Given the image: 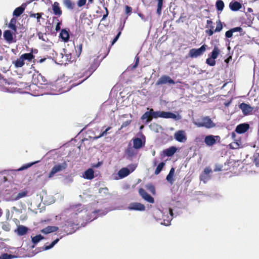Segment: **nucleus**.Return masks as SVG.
I'll use <instances>...</instances> for the list:
<instances>
[{"instance_id":"obj_1","label":"nucleus","mask_w":259,"mask_h":259,"mask_svg":"<svg viewBox=\"0 0 259 259\" xmlns=\"http://www.w3.org/2000/svg\"><path fill=\"white\" fill-rule=\"evenodd\" d=\"M216 28H214V24L211 20H207L206 21V28H207L205 30L206 34L209 36H212L215 32H219L223 29V24L220 20H218L216 22Z\"/></svg>"},{"instance_id":"obj_2","label":"nucleus","mask_w":259,"mask_h":259,"mask_svg":"<svg viewBox=\"0 0 259 259\" xmlns=\"http://www.w3.org/2000/svg\"><path fill=\"white\" fill-rule=\"evenodd\" d=\"M194 123L198 127H205L207 128H210L215 126V124L208 117H203L200 120H197Z\"/></svg>"},{"instance_id":"obj_3","label":"nucleus","mask_w":259,"mask_h":259,"mask_svg":"<svg viewBox=\"0 0 259 259\" xmlns=\"http://www.w3.org/2000/svg\"><path fill=\"white\" fill-rule=\"evenodd\" d=\"M32 82L35 85H42L47 84V80L45 76L38 72H36L32 75Z\"/></svg>"},{"instance_id":"obj_4","label":"nucleus","mask_w":259,"mask_h":259,"mask_svg":"<svg viewBox=\"0 0 259 259\" xmlns=\"http://www.w3.org/2000/svg\"><path fill=\"white\" fill-rule=\"evenodd\" d=\"M207 45L204 44L199 49H192L190 50L189 55L191 58H197L202 55L206 51Z\"/></svg>"},{"instance_id":"obj_5","label":"nucleus","mask_w":259,"mask_h":259,"mask_svg":"<svg viewBox=\"0 0 259 259\" xmlns=\"http://www.w3.org/2000/svg\"><path fill=\"white\" fill-rule=\"evenodd\" d=\"M67 166V164L65 161L61 164L55 165L53 167L51 170L49 174L48 177L51 178L53 177L56 173L62 171L65 169Z\"/></svg>"},{"instance_id":"obj_6","label":"nucleus","mask_w":259,"mask_h":259,"mask_svg":"<svg viewBox=\"0 0 259 259\" xmlns=\"http://www.w3.org/2000/svg\"><path fill=\"white\" fill-rule=\"evenodd\" d=\"M239 108L242 110V112L244 115L251 114L253 110V107L245 103L240 104Z\"/></svg>"},{"instance_id":"obj_7","label":"nucleus","mask_w":259,"mask_h":259,"mask_svg":"<svg viewBox=\"0 0 259 259\" xmlns=\"http://www.w3.org/2000/svg\"><path fill=\"white\" fill-rule=\"evenodd\" d=\"M175 139L178 142L184 143L187 141L185 132L183 130L177 131L174 134Z\"/></svg>"},{"instance_id":"obj_8","label":"nucleus","mask_w":259,"mask_h":259,"mask_svg":"<svg viewBox=\"0 0 259 259\" xmlns=\"http://www.w3.org/2000/svg\"><path fill=\"white\" fill-rule=\"evenodd\" d=\"M212 172V170L210 167H206L204 168L203 171L200 176V179L204 183H206L210 179V173Z\"/></svg>"},{"instance_id":"obj_9","label":"nucleus","mask_w":259,"mask_h":259,"mask_svg":"<svg viewBox=\"0 0 259 259\" xmlns=\"http://www.w3.org/2000/svg\"><path fill=\"white\" fill-rule=\"evenodd\" d=\"M139 193L140 195L146 201L153 203L154 202V198L149 194H148L143 188H140L139 189Z\"/></svg>"},{"instance_id":"obj_10","label":"nucleus","mask_w":259,"mask_h":259,"mask_svg":"<svg viewBox=\"0 0 259 259\" xmlns=\"http://www.w3.org/2000/svg\"><path fill=\"white\" fill-rule=\"evenodd\" d=\"M14 32H11L9 30H5L3 33V37L5 40L9 44L15 42L16 40L14 38Z\"/></svg>"},{"instance_id":"obj_11","label":"nucleus","mask_w":259,"mask_h":259,"mask_svg":"<svg viewBox=\"0 0 259 259\" xmlns=\"http://www.w3.org/2000/svg\"><path fill=\"white\" fill-rule=\"evenodd\" d=\"M220 139V137L219 136L208 135L205 137L204 142L207 146H211L213 145L216 141Z\"/></svg>"},{"instance_id":"obj_12","label":"nucleus","mask_w":259,"mask_h":259,"mask_svg":"<svg viewBox=\"0 0 259 259\" xmlns=\"http://www.w3.org/2000/svg\"><path fill=\"white\" fill-rule=\"evenodd\" d=\"M249 124L247 123H241L237 125L235 131L239 134H244L249 128Z\"/></svg>"},{"instance_id":"obj_13","label":"nucleus","mask_w":259,"mask_h":259,"mask_svg":"<svg viewBox=\"0 0 259 259\" xmlns=\"http://www.w3.org/2000/svg\"><path fill=\"white\" fill-rule=\"evenodd\" d=\"M169 83L170 84H175V82L170 77L166 75H162L156 82V85H158L160 84H165Z\"/></svg>"},{"instance_id":"obj_14","label":"nucleus","mask_w":259,"mask_h":259,"mask_svg":"<svg viewBox=\"0 0 259 259\" xmlns=\"http://www.w3.org/2000/svg\"><path fill=\"white\" fill-rule=\"evenodd\" d=\"M129 210L138 211H144L145 210V206L144 204L139 202H133L130 204L128 206Z\"/></svg>"},{"instance_id":"obj_15","label":"nucleus","mask_w":259,"mask_h":259,"mask_svg":"<svg viewBox=\"0 0 259 259\" xmlns=\"http://www.w3.org/2000/svg\"><path fill=\"white\" fill-rule=\"evenodd\" d=\"M125 153L128 158H133L137 154L138 151L137 149L129 145L125 151Z\"/></svg>"},{"instance_id":"obj_16","label":"nucleus","mask_w":259,"mask_h":259,"mask_svg":"<svg viewBox=\"0 0 259 259\" xmlns=\"http://www.w3.org/2000/svg\"><path fill=\"white\" fill-rule=\"evenodd\" d=\"M133 142V147L136 149H140L145 145V141H143L140 138H134L132 139Z\"/></svg>"},{"instance_id":"obj_17","label":"nucleus","mask_w":259,"mask_h":259,"mask_svg":"<svg viewBox=\"0 0 259 259\" xmlns=\"http://www.w3.org/2000/svg\"><path fill=\"white\" fill-rule=\"evenodd\" d=\"M52 10L54 15L60 17L62 14V11L59 6V4L58 2H54L52 5Z\"/></svg>"},{"instance_id":"obj_18","label":"nucleus","mask_w":259,"mask_h":259,"mask_svg":"<svg viewBox=\"0 0 259 259\" xmlns=\"http://www.w3.org/2000/svg\"><path fill=\"white\" fill-rule=\"evenodd\" d=\"M28 231V228L23 225H19L18 226L15 232L19 236H23L27 234Z\"/></svg>"},{"instance_id":"obj_19","label":"nucleus","mask_w":259,"mask_h":259,"mask_svg":"<svg viewBox=\"0 0 259 259\" xmlns=\"http://www.w3.org/2000/svg\"><path fill=\"white\" fill-rule=\"evenodd\" d=\"M58 227L57 226H49L42 230L40 232L44 234H47L50 233L55 232L58 230Z\"/></svg>"},{"instance_id":"obj_20","label":"nucleus","mask_w":259,"mask_h":259,"mask_svg":"<svg viewBox=\"0 0 259 259\" xmlns=\"http://www.w3.org/2000/svg\"><path fill=\"white\" fill-rule=\"evenodd\" d=\"M26 8L25 4H22L21 6L17 8L13 11V15L15 17L20 16L24 11Z\"/></svg>"},{"instance_id":"obj_21","label":"nucleus","mask_w":259,"mask_h":259,"mask_svg":"<svg viewBox=\"0 0 259 259\" xmlns=\"http://www.w3.org/2000/svg\"><path fill=\"white\" fill-rule=\"evenodd\" d=\"M83 178L87 180H92L94 178V171L92 168H89L85 171Z\"/></svg>"},{"instance_id":"obj_22","label":"nucleus","mask_w":259,"mask_h":259,"mask_svg":"<svg viewBox=\"0 0 259 259\" xmlns=\"http://www.w3.org/2000/svg\"><path fill=\"white\" fill-rule=\"evenodd\" d=\"M131 171L126 167H123L120 169L118 172V175L120 179H122L127 176Z\"/></svg>"},{"instance_id":"obj_23","label":"nucleus","mask_w":259,"mask_h":259,"mask_svg":"<svg viewBox=\"0 0 259 259\" xmlns=\"http://www.w3.org/2000/svg\"><path fill=\"white\" fill-rule=\"evenodd\" d=\"M161 118L176 119L177 118V116L176 114L170 112L162 111Z\"/></svg>"},{"instance_id":"obj_24","label":"nucleus","mask_w":259,"mask_h":259,"mask_svg":"<svg viewBox=\"0 0 259 259\" xmlns=\"http://www.w3.org/2000/svg\"><path fill=\"white\" fill-rule=\"evenodd\" d=\"M60 38L65 42H67L69 39V32L65 29H62L60 33Z\"/></svg>"},{"instance_id":"obj_25","label":"nucleus","mask_w":259,"mask_h":259,"mask_svg":"<svg viewBox=\"0 0 259 259\" xmlns=\"http://www.w3.org/2000/svg\"><path fill=\"white\" fill-rule=\"evenodd\" d=\"M229 7L231 10L236 11L241 8V5L240 3L235 1L234 2H231L229 4Z\"/></svg>"},{"instance_id":"obj_26","label":"nucleus","mask_w":259,"mask_h":259,"mask_svg":"<svg viewBox=\"0 0 259 259\" xmlns=\"http://www.w3.org/2000/svg\"><path fill=\"white\" fill-rule=\"evenodd\" d=\"M13 64L16 68H18L23 67L25 63L22 58L20 56L16 60L13 61Z\"/></svg>"},{"instance_id":"obj_27","label":"nucleus","mask_w":259,"mask_h":259,"mask_svg":"<svg viewBox=\"0 0 259 259\" xmlns=\"http://www.w3.org/2000/svg\"><path fill=\"white\" fill-rule=\"evenodd\" d=\"M16 19L15 18H13L11 19L10 22L9 24V28L11 29L12 31L14 32V35L17 31V26L16 25Z\"/></svg>"},{"instance_id":"obj_28","label":"nucleus","mask_w":259,"mask_h":259,"mask_svg":"<svg viewBox=\"0 0 259 259\" xmlns=\"http://www.w3.org/2000/svg\"><path fill=\"white\" fill-rule=\"evenodd\" d=\"M141 119L144 120L146 119L147 122H150L152 119V112L151 111V109L149 111L146 112L144 114L141 116Z\"/></svg>"},{"instance_id":"obj_29","label":"nucleus","mask_w":259,"mask_h":259,"mask_svg":"<svg viewBox=\"0 0 259 259\" xmlns=\"http://www.w3.org/2000/svg\"><path fill=\"white\" fill-rule=\"evenodd\" d=\"M175 168L174 167H171L169 174L167 175L166 178V180L170 184H172L174 183V180L173 179V177L175 173Z\"/></svg>"},{"instance_id":"obj_30","label":"nucleus","mask_w":259,"mask_h":259,"mask_svg":"<svg viewBox=\"0 0 259 259\" xmlns=\"http://www.w3.org/2000/svg\"><path fill=\"white\" fill-rule=\"evenodd\" d=\"M177 149L175 147H171L163 151L164 154L167 156H172L176 152Z\"/></svg>"},{"instance_id":"obj_31","label":"nucleus","mask_w":259,"mask_h":259,"mask_svg":"<svg viewBox=\"0 0 259 259\" xmlns=\"http://www.w3.org/2000/svg\"><path fill=\"white\" fill-rule=\"evenodd\" d=\"M21 57L22 58L24 61L27 60L29 62H30L32 59L34 58V56L31 52L29 53L23 54L22 55H21Z\"/></svg>"},{"instance_id":"obj_32","label":"nucleus","mask_w":259,"mask_h":259,"mask_svg":"<svg viewBox=\"0 0 259 259\" xmlns=\"http://www.w3.org/2000/svg\"><path fill=\"white\" fill-rule=\"evenodd\" d=\"M44 239V236H42L40 234L37 235L34 237H31V240L32 243H33V245L32 247L33 248L34 247L35 245H36L38 242H39L40 240Z\"/></svg>"},{"instance_id":"obj_33","label":"nucleus","mask_w":259,"mask_h":259,"mask_svg":"<svg viewBox=\"0 0 259 259\" xmlns=\"http://www.w3.org/2000/svg\"><path fill=\"white\" fill-rule=\"evenodd\" d=\"M220 53V49L217 46H215L212 52L211 53L210 57H212V58L217 59Z\"/></svg>"},{"instance_id":"obj_34","label":"nucleus","mask_w":259,"mask_h":259,"mask_svg":"<svg viewBox=\"0 0 259 259\" xmlns=\"http://www.w3.org/2000/svg\"><path fill=\"white\" fill-rule=\"evenodd\" d=\"M63 4L68 9L72 10L74 8V4L71 0H63Z\"/></svg>"},{"instance_id":"obj_35","label":"nucleus","mask_w":259,"mask_h":259,"mask_svg":"<svg viewBox=\"0 0 259 259\" xmlns=\"http://www.w3.org/2000/svg\"><path fill=\"white\" fill-rule=\"evenodd\" d=\"M74 226V223L73 222H72L71 221L67 220V221H66V222L64 224V226H63V227H65L64 229V231H65V232H68L69 231V230L66 229V228H68V227H71V229H73Z\"/></svg>"},{"instance_id":"obj_36","label":"nucleus","mask_w":259,"mask_h":259,"mask_svg":"<svg viewBox=\"0 0 259 259\" xmlns=\"http://www.w3.org/2000/svg\"><path fill=\"white\" fill-rule=\"evenodd\" d=\"M215 6L218 11H222L224 8V3L222 0H218Z\"/></svg>"},{"instance_id":"obj_37","label":"nucleus","mask_w":259,"mask_h":259,"mask_svg":"<svg viewBox=\"0 0 259 259\" xmlns=\"http://www.w3.org/2000/svg\"><path fill=\"white\" fill-rule=\"evenodd\" d=\"M165 163V162H160L157 166L155 171H154V174L155 175H158L160 171L162 170V169H163V167L164 166Z\"/></svg>"},{"instance_id":"obj_38","label":"nucleus","mask_w":259,"mask_h":259,"mask_svg":"<svg viewBox=\"0 0 259 259\" xmlns=\"http://www.w3.org/2000/svg\"><path fill=\"white\" fill-rule=\"evenodd\" d=\"M59 240V238H57L54 240L49 245H45L43 250H47L52 248L58 242Z\"/></svg>"},{"instance_id":"obj_39","label":"nucleus","mask_w":259,"mask_h":259,"mask_svg":"<svg viewBox=\"0 0 259 259\" xmlns=\"http://www.w3.org/2000/svg\"><path fill=\"white\" fill-rule=\"evenodd\" d=\"M146 188L148 190L150 191L153 195H155L156 194V191L154 186L151 183H149L146 185Z\"/></svg>"},{"instance_id":"obj_40","label":"nucleus","mask_w":259,"mask_h":259,"mask_svg":"<svg viewBox=\"0 0 259 259\" xmlns=\"http://www.w3.org/2000/svg\"><path fill=\"white\" fill-rule=\"evenodd\" d=\"M157 1V13L158 15H160L161 13L162 7L163 5V0H156Z\"/></svg>"},{"instance_id":"obj_41","label":"nucleus","mask_w":259,"mask_h":259,"mask_svg":"<svg viewBox=\"0 0 259 259\" xmlns=\"http://www.w3.org/2000/svg\"><path fill=\"white\" fill-rule=\"evenodd\" d=\"M16 257L17 256L16 255L4 253L1 255L0 259H13Z\"/></svg>"},{"instance_id":"obj_42","label":"nucleus","mask_w":259,"mask_h":259,"mask_svg":"<svg viewBox=\"0 0 259 259\" xmlns=\"http://www.w3.org/2000/svg\"><path fill=\"white\" fill-rule=\"evenodd\" d=\"M27 193H28V192L27 191H22L17 194L16 197L15 198L14 200H17L20 199V198L25 197L27 196Z\"/></svg>"},{"instance_id":"obj_43","label":"nucleus","mask_w":259,"mask_h":259,"mask_svg":"<svg viewBox=\"0 0 259 259\" xmlns=\"http://www.w3.org/2000/svg\"><path fill=\"white\" fill-rule=\"evenodd\" d=\"M152 112V118H157L158 117H161L162 111H154L153 109H151Z\"/></svg>"},{"instance_id":"obj_44","label":"nucleus","mask_w":259,"mask_h":259,"mask_svg":"<svg viewBox=\"0 0 259 259\" xmlns=\"http://www.w3.org/2000/svg\"><path fill=\"white\" fill-rule=\"evenodd\" d=\"M73 208L74 209V211H75V214L79 213L83 210V207L80 204H77L73 206Z\"/></svg>"},{"instance_id":"obj_45","label":"nucleus","mask_w":259,"mask_h":259,"mask_svg":"<svg viewBox=\"0 0 259 259\" xmlns=\"http://www.w3.org/2000/svg\"><path fill=\"white\" fill-rule=\"evenodd\" d=\"M214 58H212V57H210L209 58H207L206 60V63L211 66H213L215 65V61Z\"/></svg>"},{"instance_id":"obj_46","label":"nucleus","mask_w":259,"mask_h":259,"mask_svg":"<svg viewBox=\"0 0 259 259\" xmlns=\"http://www.w3.org/2000/svg\"><path fill=\"white\" fill-rule=\"evenodd\" d=\"M82 50V44H80L79 45L77 46L76 49V56L77 57H79L80 55Z\"/></svg>"},{"instance_id":"obj_47","label":"nucleus","mask_w":259,"mask_h":259,"mask_svg":"<svg viewBox=\"0 0 259 259\" xmlns=\"http://www.w3.org/2000/svg\"><path fill=\"white\" fill-rule=\"evenodd\" d=\"M98 66H99V64L97 62L94 63L93 64H92L91 65L90 69H89L90 72V74L89 76L97 68Z\"/></svg>"},{"instance_id":"obj_48","label":"nucleus","mask_w":259,"mask_h":259,"mask_svg":"<svg viewBox=\"0 0 259 259\" xmlns=\"http://www.w3.org/2000/svg\"><path fill=\"white\" fill-rule=\"evenodd\" d=\"M35 163H36V162L25 164L23 165L22 166H21L20 168H19L18 169V170L21 171V170L26 169L31 167L32 165H33Z\"/></svg>"},{"instance_id":"obj_49","label":"nucleus","mask_w":259,"mask_h":259,"mask_svg":"<svg viewBox=\"0 0 259 259\" xmlns=\"http://www.w3.org/2000/svg\"><path fill=\"white\" fill-rule=\"evenodd\" d=\"M254 163L256 166L259 165V153H255L253 155Z\"/></svg>"},{"instance_id":"obj_50","label":"nucleus","mask_w":259,"mask_h":259,"mask_svg":"<svg viewBox=\"0 0 259 259\" xmlns=\"http://www.w3.org/2000/svg\"><path fill=\"white\" fill-rule=\"evenodd\" d=\"M111 127H107L104 132H103L102 133H101L100 134V135L99 136H98L97 137H96V139H98V138H101L102 137H103L104 136H106L107 134V132L109 130H110L111 129Z\"/></svg>"},{"instance_id":"obj_51","label":"nucleus","mask_w":259,"mask_h":259,"mask_svg":"<svg viewBox=\"0 0 259 259\" xmlns=\"http://www.w3.org/2000/svg\"><path fill=\"white\" fill-rule=\"evenodd\" d=\"M131 122H132L131 120H128L125 121L122 124V125L120 128V130L123 128V127H125L127 126L128 125H129L131 124Z\"/></svg>"},{"instance_id":"obj_52","label":"nucleus","mask_w":259,"mask_h":259,"mask_svg":"<svg viewBox=\"0 0 259 259\" xmlns=\"http://www.w3.org/2000/svg\"><path fill=\"white\" fill-rule=\"evenodd\" d=\"M125 13L127 14V15H130L132 12V7L127 6V5H126L125 6Z\"/></svg>"},{"instance_id":"obj_53","label":"nucleus","mask_w":259,"mask_h":259,"mask_svg":"<svg viewBox=\"0 0 259 259\" xmlns=\"http://www.w3.org/2000/svg\"><path fill=\"white\" fill-rule=\"evenodd\" d=\"M233 32L232 29H230L226 32L225 36L227 38H230L233 35Z\"/></svg>"},{"instance_id":"obj_54","label":"nucleus","mask_w":259,"mask_h":259,"mask_svg":"<svg viewBox=\"0 0 259 259\" xmlns=\"http://www.w3.org/2000/svg\"><path fill=\"white\" fill-rule=\"evenodd\" d=\"M230 147L231 149H237L239 147V144L238 142H235L230 144Z\"/></svg>"},{"instance_id":"obj_55","label":"nucleus","mask_w":259,"mask_h":259,"mask_svg":"<svg viewBox=\"0 0 259 259\" xmlns=\"http://www.w3.org/2000/svg\"><path fill=\"white\" fill-rule=\"evenodd\" d=\"M87 0H79L77 3L78 7H81L84 6L86 3Z\"/></svg>"},{"instance_id":"obj_56","label":"nucleus","mask_w":259,"mask_h":259,"mask_svg":"<svg viewBox=\"0 0 259 259\" xmlns=\"http://www.w3.org/2000/svg\"><path fill=\"white\" fill-rule=\"evenodd\" d=\"M135 59H136L135 63L133 66V68H134V69L136 68L138 66L139 63V57L138 56H136Z\"/></svg>"},{"instance_id":"obj_57","label":"nucleus","mask_w":259,"mask_h":259,"mask_svg":"<svg viewBox=\"0 0 259 259\" xmlns=\"http://www.w3.org/2000/svg\"><path fill=\"white\" fill-rule=\"evenodd\" d=\"M36 15H37V16H36L37 22L40 24V19L41 18L42 15H43V13H36Z\"/></svg>"},{"instance_id":"obj_58","label":"nucleus","mask_w":259,"mask_h":259,"mask_svg":"<svg viewBox=\"0 0 259 259\" xmlns=\"http://www.w3.org/2000/svg\"><path fill=\"white\" fill-rule=\"evenodd\" d=\"M37 35H38L39 39L46 41V39L44 38V34L42 33H41V32H39L37 33Z\"/></svg>"},{"instance_id":"obj_59","label":"nucleus","mask_w":259,"mask_h":259,"mask_svg":"<svg viewBox=\"0 0 259 259\" xmlns=\"http://www.w3.org/2000/svg\"><path fill=\"white\" fill-rule=\"evenodd\" d=\"M233 32H240L242 30V28L240 27H237L231 29Z\"/></svg>"},{"instance_id":"obj_60","label":"nucleus","mask_w":259,"mask_h":259,"mask_svg":"<svg viewBox=\"0 0 259 259\" xmlns=\"http://www.w3.org/2000/svg\"><path fill=\"white\" fill-rule=\"evenodd\" d=\"M105 9L106 10V14L103 16V18H102V20H104V19H106L109 14V12H108V10L107 8H105Z\"/></svg>"},{"instance_id":"obj_61","label":"nucleus","mask_w":259,"mask_h":259,"mask_svg":"<svg viewBox=\"0 0 259 259\" xmlns=\"http://www.w3.org/2000/svg\"><path fill=\"white\" fill-rule=\"evenodd\" d=\"M221 170H222V166L216 165V166L214 169V171H221Z\"/></svg>"},{"instance_id":"obj_62","label":"nucleus","mask_w":259,"mask_h":259,"mask_svg":"<svg viewBox=\"0 0 259 259\" xmlns=\"http://www.w3.org/2000/svg\"><path fill=\"white\" fill-rule=\"evenodd\" d=\"M55 29L57 31L60 30V22H58L57 24Z\"/></svg>"},{"instance_id":"obj_63","label":"nucleus","mask_w":259,"mask_h":259,"mask_svg":"<svg viewBox=\"0 0 259 259\" xmlns=\"http://www.w3.org/2000/svg\"><path fill=\"white\" fill-rule=\"evenodd\" d=\"M124 27V25H122L121 24L120 25V26L118 28V32H120V34H121V31L123 30Z\"/></svg>"},{"instance_id":"obj_64","label":"nucleus","mask_w":259,"mask_h":259,"mask_svg":"<svg viewBox=\"0 0 259 259\" xmlns=\"http://www.w3.org/2000/svg\"><path fill=\"white\" fill-rule=\"evenodd\" d=\"M29 16L30 17L36 18L37 15H36L35 13L30 12L29 14Z\"/></svg>"}]
</instances>
